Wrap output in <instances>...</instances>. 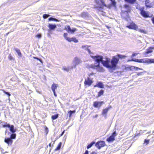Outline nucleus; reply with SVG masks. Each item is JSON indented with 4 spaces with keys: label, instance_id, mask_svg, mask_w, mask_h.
Masks as SVG:
<instances>
[{
    "label": "nucleus",
    "instance_id": "nucleus-37",
    "mask_svg": "<svg viewBox=\"0 0 154 154\" xmlns=\"http://www.w3.org/2000/svg\"><path fill=\"white\" fill-rule=\"evenodd\" d=\"M33 58L35 59H36L37 60H39L42 63H43V62H42V60L41 59H40V58H38V57H33Z\"/></svg>",
    "mask_w": 154,
    "mask_h": 154
},
{
    "label": "nucleus",
    "instance_id": "nucleus-31",
    "mask_svg": "<svg viewBox=\"0 0 154 154\" xmlns=\"http://www.w3.org/2000/svg\"><path fill=\"white\" fill-rule=\"evenodd\" d=\"M67 35L68 34L67 33H65L63 34V36L65 38V39L66 40L68 41L69 39V37H67Z\"/></svg>",
    "mask_w": 154,
    "mask_h": 154
},
{
    "label": "nucleus",
    "instance_id": "nucleus-16",
    "mask_svg": "<svg viewBox=\"0 0 154 154\" xmlns=\"http://www.w3.org/2000/svg\"><path fill=\"white\" fill-rule=\"evenodd\" d=\"M73 68V66H69L67 67H66L65 66H63V67L62 69L64 71H65L66 72H68L69 70L70 69H72Z\"/></svg>",
    "mask_w": 154,
    "mask_h": 154
},
{
    "label": "nucleus",
    "instance_id": "nucleus-5",
    "mask_svg": "<svg viewBox=\"0 0 154 154\" xmlns=\"http://www.w3.org/2000/svg\"><path fill=\"white\" fill-rule=\"evenodd\" d=\"M82 62L81 60L77 57H75L73 61V65H72L73 66V68H75L76 66L81 63Z\"/></svg>",
    "mask_w": 154,
    "mask_h": 154
},
{
    "label": "nucleus",
    "instance_id": "nucleus-25",
    "mask_svg": "<svg viewBox=\"0 0 154 154\" xmlns=\"http://www.w3.org/2000/svg\"><path fill=\"white\" fill-rule=\"evenodd\" d=\"M75 110H74L73 111L70 110L68 112V115L70 117L71 116L72 114L73 113H75Z\"/></svg>",
    "mask_w": 154,
    "mask_h": 154
},
{
    "label": "nucleus",
    "instance_id": "nucleus-26",
    "mask_svg": "<svg viewBox=\"0 0 154 154\" xmlns=\"http://www.w3.org/2000/svg\"><path fill=\"white\" fill-rule=\"evenodd\" d=\"M95 143V142L94 141H92L91 142L90 144L88 145L87 148L88 149L90 148Z\"/></svg>",
    "mask_w": 154,
    "mask_h": 154
},
{
    "label": "nucleus",
    "instance_id": "nucleus-39",
    "mask_svg": "<svg viewBox=\"0 0 154 154\" xmlns=\"http://www.w3.org/2000/svg\"><path fill=\"white\" fill-rule=\"evenodd\" d=\"M138 30H139V31L140 32H142V33H146V31H144V30L143 29H138Z\"/></svg>",
    "mask_w": 154,
    "mask_h": 154
},
{
    "label": "nucleus",
    "instance_id": "nucleus-24",
    "mask_svg": "<svg viewBox=\"0 0 154 154\" xmlns=\"http://www.w3.org/2000/svg\"><path fill=\"white\" fill-rule=\"evenodd\" d=\"M61 145L62 143L60 142L59 143L57 148L55 149V151H56L60 149L61 148Z\"/></svg>",
    "mask_w": 154,
    "mask_h": 154
},
{
    "label": "nucleus",
    "instance_id": "nucleus-9",
    "mask_svg": "<svg viewBox=\"0 0 154 154\" xmlns=\"http://www.w3.org/2000/svg\"><path fill=\"white\" fill-rule=\"evenodd\" d=\"M48 27L49 28L48 31L50 32L51 30H54L57 28V26L55 23H49Z\"/></svg>",
    "mask_w": 154,
    "mask_h": 154
},
{
    "label": "nucleus",
    "instance_id": "nucleus-47",
    "mask_svg": "<svg viewBox=\"0 0 154 154\" xmlns=\"http://www.w3.org/2000/svg\"><path fill=\"white\" fill-rule=\"evenodd\" d=\"M53 91V92L54 93V95L55 96V97H57V94H56V92H55V91Z\"/></svg>",
    "mask_w": 154,
    "mask_h": 154
},
{
    "label": "nucleus",
    "instance_id": "nucleus-64",
    "mask_svg": "<svg viewBox=\"0 0 154 154\" xmlns=\"http://www.w3.org/2000/svg\"><path fill=\"white\" fill-rule=\"evenodd\" d=\"M153 133H154V131H153Z\"/></svg>",
    "mask_w": 154,
    "mask_h": 154
},
{
    "label": "nucleus",
    "instance_id": "nucleus-3",
    "mask_svg": "<svg viewBox=\"0 0 154 154\" xmlns=\"http://www.w3.org/2000/svg\"><path fill=\"white\" fill-rule=\"evenodd\" d=\"M128 61H134L135 62L141 63H154V59L150 60L149 59H133L131 60H128Z\"/></svg>",
    "mask_w": 154,
    "mask_h": 154
},
{
    "label": "nucleus",
    "instance_id": "nucleus-46",
    "mask_svg": "<svg viewBox=\"0 0 154 154\" xmlns=\"http://www.w3.org/2000/svg\"><path fill=\"white\" fill-rule=\"evenodd\" d=\"M9 131H8V130H6V131H5V134H8V135H9Z\"/></svg>",
    "mask_w": 154,
    "mask_h": 154
},
{
    "label": "nucleus",
    "instance_id": "nucleus-63",
    "mask_svg": "<svg viewBox=\"0 0 154 154\" xmlns=\"http://www.w3.org/2000/svg\"><path fill=\"white\" fill-rule=\"evenodd\" d=\"M54 141L53 142V144H54Z\"/></svg>",
    "mask_w": 154,
    "mask_h": 154
},
{
    "label": "nucleus",
    "instance_id": "nucleus-52",
    "mask_svg": "<svg viewBox=\"0 0 154 154\" xmlns=\"http://www.w3.org/2000/svg\"><path fill=\"white\" fill-rule=\"evenodd\" d=\"M142 73V72H138V73H137V75H141V74Z\"/></svg>",
    "mask_w": 154,
    "mask_h": 154
},
{
    "label": "nucleus",
    "instance_id": "nucleus-58",
    "mask_svg": "<svg viewBox=\"0 0 154 154\" xmlns=\"http://www.w3.org/2000/svg\"><path fill=\"white\" fill-rule=\"evenodd\" d=\"M151 133V131H149L148 132H147V134H149V133Z\"/></svg>",
    "mask_w": 154,
    "mask_h": 154
},
{
    "label": "nucleus",
    "instance_id": "nucleus-40",
    "mask_svg": "<svg viewBox=\"0 0 154 154\" xmlns=\"http://www.w3.org/2000/svg\"><path fill=\"white\" fill-rule=\"evenodd\" d=\"M146 4V6L147 7H149V8H151L152 7L151 5H150L149 4V3L148 4Z\"/></svg>",
    "mask_w": 154,
    "mask_h": 154
},
{
    "label": "nucleus",
    "instance_id": "nucleus-21",
    "mask_svg": "<svg viewBox=\"0 0 154 154\" xmlns=\"http://www.w3.org/2000/svg\"><path fill=\"white\" fill-rule=\"evenodd\" d=\"M82 48H83L85 49V50H87L88 52V53L90 54V56L92 55L91 51L88 48V46L87 45H83L82 46Z\"/></svg>",
    "mask_w": 154,
    "mask_h": 154
},
{
    "label": "nucleus",
    "instance_id": "nucleus-8",
    "mask_svg": "<svg viewBox=\"0 0 154 154\" xmlns=\"http://www.w3.org/2000/svg\"><path fill=\"white\" fill-rule=\"evenodd\" d=\"M65 29L68 32H71L72 33H73L76 30V29L73 28L71 29L69 26H66L65 27Z\"/></svg>",
    "mask_w": 154,
    "mask_h": 154
},
{
    "label": "nucleus",
    "instance_id": "nucleus-59",
    "mask_svg": "<svg viewBox=\"0 0 154 154\" xmlns=\"http://www.w3.org/2000/svg\"><path fill=\"white\" fill-rule=\"evenodd\" d=\"M10 60H11V59H12V57L11 56H10Z\"/></svg>",
    "mask_w": 154,
    "mask_h": 154
},
{
    "label": "nucleus",
    "instance_id": "nucleus-34",
    "mask_svg": "<svg viewBox=\"0 0 154 154\" xmlns=\"http://www.w3.org/2000/svg\"><path fill=\"white\" fill-rule=\"evenodd\" d=\"M125 1L130 3L133 4L136 1V0H125Z\"/></svg>",
    "mask_w": 154,
    "mask_h": 154
},
{
    "label": "nucleus",
    "instance_id": "nucleus-2",
    "mask_svg": "<svg viewBox=\"0 0 154 154\" xmlns=\"http://www.w3.org/2000/svg\"><path fill=\"white\" fill-rule=\"evenodd\" d=\"M124 7L127 10L125 11H122L121 13V15L124 19H126L128 17V12L131 11V8L129 6L127 5H125Z\"/></svg>",
    "mask_w": 154,
    "mask_h": 154
},
{
    "label": "nucleus",
    "instance_id": "nucleus-18",
    "mask_svg": "<svg viewBox=\"0 0 154 154\" xmlns=\"http://www.w3.org/2000/svg\"><path fill=\"white\" fill-rule=\"evenodd\" d=\"M114 57H116L117 59H118L119 60V58H125L126 57V56H125V55H121L120 54H118L116 56H114Z\"/></svg>",
    "mask_w": 154,
    "mask_h": 154
},
{
    "label": "nucleus",
    "instance_id": "nucleus-33",
    "mask_svg": "<svg viewBox=\"0 0 154 154\" xmlns=\"http://www.w3.org/2000/svg\"><path fill=\"white\" fill-rule=\"evenodd\" d=\"M111 2L112 5L115 7L116 6V2L115 1V0H110Z\"/></svg>",
    "mask_w": 154,
    "mask_h": 154
},
{
    "label": "nucleus",
    "instance_id": "nucleus-13",
    "mask_svg": "<svg viewBox=\"0 0 154 154\" xmlns=\"http://www.w3.org/2000/svg\"><path fill=\"white\" fill-rule=\"evenodd\" d=\"M141 14L142 16L145 17H150L149 16L148 12H146L143 10L141 11Z\"/></svg>",
    "mask_w": 154,
    "mask_h": 154
},
{
    "label": "nucleus",
    "instance_id": "nucleus-12",
    "mask_svg": "<svg viewBox=\"0 0 154 154\" xmlns=\"http://www.w3.org/2000/svg\"><path fill=\"white\" fill-rule=\"evenodd\" d=\"M93 81L92 79H90L89 78H88L85 79L84 84L85 85H87L90 86L93 83Z\"/></svg>",
    "mask_w": 154,
    "mask_h": 154
},
{
    "label": "nucleus",
    "instance_id": "nucleus-30",
    "mask_svg": "<svg viewBox=\"0 0 154 154\" xmlns=\"http://www.w3.org/2000/svg\"><path fill=\"white\" fill-rule=\"evenodd\" d=\"M2 125L3 126V127H7L8 129L9 130H10V125L9 124H7L6 123H5L4 124H2Z\"/></svg>",
    "mask_w": 154,
    "mask_h": 154
},
{
    "label": "nucleus",
    "instance_id": "nucleus-4",
    "mask_svg": "<svg viewBox=\"0 0 154 154\" xmlns=\"http://www.w3.org/2000/svg\"><path fill=\"white\" fill-rule=\"evenodd\" d=\"M95 2L97 4L96 8H97L99 10H102L104 6H106L103 0H95Z\"/></svg>",
    "mask_w": 154,
    "mask_h": 154
},
{
    "label": "nucleus",
    "instance_id": "nucleus-17",
    "mask_svg": "<svg viewBox=\"0 0 154 154\" xmlns=\"http://www.w3.org/2000/svg\"><path fill=\"white\" fill-rule=\"evenodd\" d=\"M94 87H98L100 88H103L104 87V85L102 82H99L97 85H94Z\"/></svg>",
    "mask_w": 154,
    "mask_h": 154
},
{
    "label": "nucleus",
    "instance_id": "nucleus-51",
    "mask_svg": "<svg viewBox=\"0 0 154 154\" xmlns=\"http://www.w3.org/2000/svg\"><path fill=\"white\" fill-rule=\"evenodd\" d=\"M112 108V106H109L107 108H106L108 109V110H109L110 109H111Z\"/></svg>",
    "mask_w": 154,
    "mask_h": 154
},
{
    "label": "nucleus",
    "instance_id": "nucleus-32",
    "mask_svg": "<svg viewBox=\"0 0 154 154\" xmlns=\"http://www.w3.org/2000/svg\"><path fill=\"white\" fill-rule=\"evenodd\" d=\"M108 109H107L106 108L103 109L102 112V114L103 115H105L108 112Z\"/></svg>",
    "mask_w": 154,
    "mask_h": 154
},
{
    "label": "nucleus",
    "instance_id": "nucleus-23",
    "mask_svg": "<svg viewBox=\"0 0 154 154\" xmlns=\"http://www.w3.org/2000/svg\"><path fill=\"white\" fill-rule=\"evenodd\" d=\"M15 50L17 53L18 56L19 57H21L22 54L20 50L17 48H15Z\"/></svg>",
    "mask_w": 154,
    "mask_h": 154
},
{
    "label": "nucleus",
    "instance_id": "nucleus-44",
    "mask_svg": "<svg viewBox=\"0 0 154 154\" xmlns=\"http://www.w3.org/2000/svg\"><path fill=\"white\" fill-rule=\"evenodd\" d=\"M64 132H65V130H64L62 133L60 135L59 137H60L61 136H62L63 134H64Z\"/></svg>",
    "mask_w": 154,
    "mask_h": 154
},
{
    "label": "nucleus",
    "instance_id": "nucleus-7",
    "mask_svg": "<svg viewBox=\"0 0 154 154\" xmlns=\"http://www.w3.org/2000/svg\"><path fill=\"white\" fill-rule=\"evenodd\" d=\"M105 145V142L103 141H100L97 142L95 144V146L98 149H100L101 147H103Z\"/></svg>",
    "mask_w": 154,
    "mask_h": 154
},
{
    "label": "nucleus",
    "instance_id": "nucleus-62",
    "mask_svg": "<svg viewBox=\"0 0 154 154\" xmlns=\"http://www.w3.org/2000/svg\"><path fill=\"white\" fill-rule=\"evenodd\" d=\"M8 57L9 59H10V55H9Z\"/></svg>",
    "mask_w": 154,
    "mask_h": 154
},
{
    "label": "nucleus",
    "instance_id": "nucleus-53",
    "mask_svg": "<svg viewBox=\"0 0 154 154\" xmlns=\"http://www.w3.org/2000/svg\"><path fill=\"white\" fill-rule=\"evenodd\" d=\"M90 154H97V153L95 152H93Z\"/></svg>",
    "mask_w": 154,
    "mask_h": 154
},
{
    "label": "nucleus",
    "instance_id": "nucleus-50",
    "mask_svg": "<svg viewBox=\"0 0 154 154\" xmlns=\"http://www.w3.org/2000/svg\"><path fill=\"white\" fill-rule=\"evenodd\" d=\"M83 154H88V150H87L85 151V152Z\"/></svg>",
    "mask_w": 154,
    "mask_h": 154
},
{
    "label": "nucleus",
    "instance_id": "nucleus-14",
    "mask_svg": "<svg viewBox=\"0 0 154 154\" xmlns=\"http://www.w3.org/2000/svg\"><path fill=\"white\" fill-rule=\"evenodd\" d=\"M16 136V134L15 133H10V144L13 142L12 139H15Z\"/></svg>",
    "mask_w": 154,
    "mask_h": 154
},
{
    "label": "nucleus",
    "instance_id": "nucleus-1",
    "mask_svg": "<svg viewBox=\"0 0 154 154\" xmlns=\"http://www.w3.org/2000/svg\"><path fill=\"white\" fill-rule=\"evenodd\" d=\"M91 57L94 61L97 63V65L92 64L88 65V67L96 69L98 71L103 72L104 70L103 68L100 66V63L101 62L103 65L107 68L115 69L116 67L119 60L116 57H113L111 60L108 58H106V60H103V57L102 56L97 55L95 56L91 55Z\"/></svg>",
    "mask_w": 154,
    "mask_h": 154
},
{
    "label": "nucleus",
    "instance_id": "nucleus-49",
    "mask_svg": "<svg viewBox=\"0 0 154 154\" xmlns=\"http://www.w3.org/2000/svg\"><path fill=\"white\" fill-rule=\"evenodd\" d=\"M149 3V0H146L145 1V4H148Z\"/></svg>",
    "mask_w": 154,
    "mask_h": 154
},
{
    "label": "nucleus",
    "instance_id": "nucleus-57",
    "mask_svg": "<svg viewBox=\"0 0 154 154\" xmlns=\"http://www.w3.org/2000/svg\"><path fill=\"white\" fill-rule=\"evenodd\" d=\"M97 116H98V115L97 114L95 116V117L96 118L97 117Z\"/></svg>",
    "mask_w": 154,
    "mask_h": 154
},
{
    "label": "nucleus",
    "instance_id": "nucleus-29",
    "mask_svg": "<svg viewBox=\"0 0 154 154\" xmlns=\"http://www.w3.org/2000/svg\"><path fill=\"white\" fill-rule=\"evenodd\" d=\"M104 92V91L103 90H101L98 93V97H100L101 95H102Z\"/></svg>",
    "mask_w": 154,
    "mask_h": 154
},
{
    "label": "nucleus",
    "instance_id": "nucleus-55",
    "mask_svg": "<svg viewBox=\"0 0 154 154\" xmlns=\"http://www.w3.org/2000/svg\"><path fill=\"white\" fill-rule=\"evenodd\" d=\"M150 49H154V45L152 47H150Z\"/></svg>",
    "mask_w": 154,
    "mask_h": 154
},
{
    "label": "nucleus",
    "instance_id": "nucleus-36",
    "mask_svg": "<svg viewBox=\"0 0 154 154\" xmlns=\"http://www.w3.org/2000/svg\"><path fill=\"white\" fill-rule=\"evenodd\" d=\"M5 141V143H6L8 144H9L10 143V138H6Z\"/></svg>",
    "mask_w": 154,
    "mask_h": 154
},
{
    "label": "nucleus",
    "instance_id": "nucleus-42",
    "mask_svg": "<svg viewBox=\"0 0 154 154\" xmlns=\"http://www.w3.org/2000/svg\"><path fill=\"white\" fill-rule=\"evenodd\" d=\"M134 69L136 70H138V69L142 70H143V69L142 68H139L138 67H134Z\"/></svg>",
    "mask_w": 154,
    "mask_h": 154
},
{
    "label": "nucleus",
    "instance_id": "nucleus-28",
    "mask_svg": "<svg viewBox=\"0 0 154 154\" xmlns=\"http://www.w3.org/2000/svg\"><path fill=\"white\" fill-rule=\"evenodd\" d=\"M49 20V21H59V20H58L54 18H53L52 17H50L48 19Z\"/></svg>",
    "mask_w": 154,
    "mask_h": 154
},
{
    "label": "nucleus",
    "instance_id": "nucleus-10",
    "mask_svg": "<svg viewBox=\"0 0 154 154\" xmlns=\"http://www.w3.org/2000/svg\"><path fill=\"white\" fill-rule=\"evenodd\" d=\"M127 27L129 29L136 30L138 29V26L135 23H132L129 25L127 26Z\"/></svg>",
    "mask_w": 154,
    "mask_h": 154
},
{
    "label": "nucleus",
    "instance_id": "nucleus-41",
    "mask_svg": "<svg viewBox=\"0 0 154 154\" xmlns=\"http://www.w3.org/2000/svg\"><path fill=\"white\" fill-rule=\"evenodd\" d=\"M36 36L38 38H41L42 37V35L41 34H38Z\"/></svg>",
    "mask_w": 154,
    "mask_h": 154
},
{
    "label": "nucleus",
    "instance_id": "nucleus-22",
    "mask_svg": "<svg viewBox=\"0 0 154 154\" xmlns=\"http://www.w3.org/2000/svg\"><path fill=\"white\" fill-rule=\"evenodd\" d=\"M152 49H150V47L149 48V49H147V51L145 52L144 53V54L145 56L147 57V54H149V53H151L152 52Z\"/></svg>",
    "mask_w": 154,
    "mask_h": 154
},
{
    "label": "nucleus",
    "instance_id": "nucleus-61",
    "mask_svg": "<svg viewBox=\"0 0 154 154\" xmlns=\"http://www.w3.org/2000/svg\"><path fill=\"white\" fill-rule=\"evenodd\" d=\"M7 94L9 96H10V94L9 93H8Z\"/></svg>",
    "mask_w": 154,
    "mask_h": 154
},
{
    "label": "nucleus",
    "instance_id": "nucleus-45",
    "mask_svg": "<svg viewBox=\"0 0 154 154\" xmlns=\"http://www.w3.org/2000/svg\"><path fill=\"white\" fill-rule=\"evenodd\" d=\"M138 54V53H133L132 54V57H134L136 56Z\"/></svg>",
    "mask_w": 154,
    "mask_h": 154
},
{
    "label": "nucleus",
    "instance_id": "nucleus-27",
    "mask_svg": "<svg viewBox=\"0 0 154 154\" xmlns=\"http://www.w3.org/2000/svg\"><path fill=\"white\" fill-rule=\"evenodd\" d=\"M88 15V13L87 12H83L81 14V16L82 17H85L87 16Z\"/></svg>",
    "mask_w": 154,
    "mask_h": 154
},
{
    "label": "nucleus",
    "instance_id": "nucleus-56",
    "mask_svg": "<svg viewBox=\"0 0 154 154\" xmlns=\"http://www.w3.org/2000/svg\"><path fill=\"white\" fill-rule=\"evenodd\" d=\"M93 73H91L89 75V76H90L91 75H93Z\"/></svg>",
    "mask_w": 154,
    "mask_h": 154
},
{
    "label": "nucleus",
    "instance_id": "nucleus-6",
    "mask_svg": "<svg viewBox=\"0 0 154 154\" xmlns=\"http://www.w3.org/2000/svg\"><path fill=\"white\" fill-rule=\"evenodd\" d=\"M117 135V134L116 133V131H115L112 133V135H111L109 138H108L106 139L107 141L109 142H111L115 140V137Z\"/></svg>",
    "mask_w": 154,
    "mask_h": 154
},
{
    "label": "nucleus",
    "instance_id": "nucleus-60",
    "mask_svg": "<svg viewBox=\"0 0 154 154\" xmlns=\"http://www.w3.org/2000/svg\"><path fill=\"white\" fill-rule=\"evenodd\" d=\"M49 146L51 147V143H50L49 144Z\"/></svg>",
    "mask_w": 154,
    "mask_h": 154
},
{
    "label": "nucleus",
    "instance_id": "nucleus-38",
    "mask_svg": "<svg viewBox=\"0 0 154 154\" xmlns=\"http://www.w3.org/2000/svg\"><path fill=\"white\" fill-rule=\"evenodd\" d=\"M50 16V15L47 14H44L43 15V17L44 19L47 18L48 17Z\"/></svg>",
    "mask_w": 154,
    "mask_h": 154
},
{
    "label": "nucleus",
    "instance_id": "nucleus-54",
    "mask_svg": "<svg viewBox=\"0 0 154 154\" xmlns=\"http://www.w3.org/2000/svg\"><path fill=\"white\" fill-rule=\"evenodd\" d=\"M48 128L47 127H46L45 130L47 131V133H48Z\"/></svg>",
    "mask_w": 154,
    "mask_h": 154
},
{
    "label": "nucleus",
    "instance_id": "nucleus-35",
    "mask_svg": "<svg viewBox=\"0 0 154 154\" xmlns=\"http://www.w3.org/2000/svg\"><path fill=\"white\" fill-rule=\"evenodd\" d=\"M58 117V114H56L54 115H53L51 117V118L53 120H54L57 119Z\"/></svg>",
    "mask_w": 154,
    "mask_h": 154
},
{
    "label": "nucleus",
    "instance_id": "nucleus-20",
    "mask_svg": "<svg viewBox=\"0 0 154 154\" xmlns=\"http://www.w3.org/2000/svg\"><path fill=\"white\" fill-rule=\"evenodd\" d=\"M58 87V85L57 84H55L54 83L52 85L51 88L52 91H55L57 87Z\"/></svg>",
    "mask_w": 154,
    "mask_h": 154
},
{
    "label": "nucleus",
    "instance_id": "nucleus-19",
    "mask_svg": "<svg viewBox=\"0 0 154 154\" xmlns=\"http://www.w3.org/2000/svg\"><path fill=\"white\" fill-rule=\"evenodd\" d=\"M68 41L69 42L73 41L75 43H77L78 42V40L75 37L69 38V39Z\"/></svg>",
    "mask_w": 154,
    "mask_h": 154
},
{
    "label": "nucleus",
    "instance_id": "nucleus-15",
    "mask_svg": "<svg viewBox=\"0 0 154 154\" xmlns=\"http://www.w3.org/2000/svg\"><path fill=\"white\" fill-rule=\"evenodd\" d=\"M17 131V128L13 125H10V132L12 133H15Z\"/></svg>",
    "mask_w": 154,
    "mask_h": 154
},
{
    "label": "nucleus",
    "instance_id": "nucleus-43",
    "mask_svg": "<svg viewBox=\"0 0 154 154\" xmlns=\"http://www.w3.org/2000/svg\"><path fill=\"white\" fill-rule=\"evenodd\" d=\"M149 141V140H147L146 139H145L144 140V142L145 143H146V144H148V143Z\"/></svg>",
    "mask_w": 154,
    "mask_h": 154
},
{
    "label": "nucleus",
    "instance_id": "nucleus-48",
    "mask_svg": "<svg viewBox=\"0 0 154 154\" xmlns=\"http://www.w3.org/2000/svg\"><path fill=\"white\" fill-rule=\"evenodd\" d=\"M151 20L153 24H154V17H153L152 18Z\"/></svg>",
    "mask_w": 154,
    "mask_h": 154
},
{
    "label": "nucleus",
    "instance_id": "nucleus-11",
    "mask_svg": "<svg viewBox=\"0 0 154 154\" xmlns=\"http://www.w3.org/2000/svg\"><path fill=\"white\" fill-rule=\"evenodd\" d=\"M103 101L99 102L96 101L94 102L93 106L95 108H99L103 103Z\"/></svg>",
    "mask_w": 154,
    "mask_h": 154
}]
</instances>
